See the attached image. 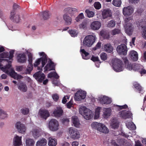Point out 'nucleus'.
<instances>
[{
  "label": "nucleus",
  "instance_id": "13d9d810",
  "mask_svg": "<svg viewBox=\"0 0 146 146\" xmlns=\"http://www.w3.org/2000/svg\"><path fill=\"white\" fill-rule=\"evenodd\" d=\"M33 65L32 63H29L27 66V70L30 73L33 70Z\"/></svg>",
  "mask_w": 146,
  "mask_h": 146
},
{
  "label": "nucleus",
  "instance_id": "de8ad7c7",
  "mask_svg": "<svg viewBox=\"0 0 146 146\" xmlns=\"http://www.w3.org/2000/svg\"><path fill=\"white\" fill-rule=\"evenodd\" d=\"M7 117V113L2 110H0V118L1 119H4Z\"/></svg>",
  "mask_w": 146,
  "mask_h": 146
},
{
  "label": "nucleus",
  "instance_id": "69168bd1",
  "mask_svg": "<svg viewBox=\"0 0 146 146\" xmlns=\"http://www.w3.org/2000/svg\"><path fill=\"white\" fill-rule=\"evenodd\" d=\"M91 60L94 62L96 61L99 62L100 61V60L98 57L94 56L93 55L92 56V57L91 58Z\"/></svg>",
  "mask_w": 146,
  "mask_h": 146
},
{
  "label": "nucleus",
  "instance_id": "aec40b11",
  "mask_svg": "<svg viewBox=\"0 0 146 146\" xmlns=\"http://www.w3.org/2000/svg\"><path fill=\"white\" fill-rule=\"evenodd\" d=\"M17 59L18 62L23 63L26 62L27 57L25 53H20L17 55Z\"/></svg>",
  "mask_w": 146,
  "mask_h": 146
},
{
  "label": "nucleus",
  "instance_id": "473e14b6",
  "mask_svg": "<svg viewBox=\"0 0 146 146\" xmlns=\"http://www.w3.org/2000/svg\"><path fill=\"white\" fill-rule=\"evenodd\" d=\"M48 145L50 146H55L57 143V139L50 137L48 138Z\"/></svg>",
  "mask_w": 146,
  "mask_h": 146
},
{
  "label": "nucleus",
  "instance_id": "4be33fe9",
  "mask_svg": "<svg viewBox=\"0 0 146 146\" xmlns=\"http://www.w3.org/2000/svg\"><path fill=\"white\" fill-rule=\"evenodd\" d=\"M129 57L133 61H136L138 59V54L135 50H131L129 52Z\"/></svg>",
  "mask_w": 146,
  "mask_h": 146
},
{
  "label": "nucleus",
  "instance_id": "f8f14e48",
  "mask_svg": "<svg viewBox=\"0 0 146 146\" xmlns=\"http://www.w3.org/2000/svg\"><path fill=\"white\" fill-rule=\"evenodd\" d=\"M48 63L44 68V71L55 70L56 64H54L50 58H48Z\"/></svg>",
  "mask_w": 146,
  "mask_h": 146
},
{
  "label": "nucleus",
  "instance_id": "49530a36",
  "mask_svg": "<svg viewBox=\"0 0 146 146\" xmlns=\"http://www.w3.org/2000/svg\"><path fill=\"white\" fill-rule=\"evenodd\" d=\"M43 18L44 20H47L49 18L50 15L48 11H44L42 14Z\"/></svg>",
  "mask_w": 146,
  "mask_h": 146
},
{
  "label": "nucleus",
  "instance_id": "f704fd0d",
  "mask_svg": "<svg viewBox=\"0 0 146 146\" xmlns=\"http://www.w3.org/2000/svg\"><path fill=\"white\" fill-rule=\"evenodd\" d=\"M72 120L74 126L76 127H79L80 123L78 117L76 116H73L72 117Z\"/></svg>",
  "mask_w": 146,
  "mask_h": 146
},
{
  "label": "nucleus",
  "instance_id": "ddd939ff",
  "mask_svg": "<svg viewBox=\"0 0 146 146\" xmlns=\"http://www.w3.org/2000/svg\"><path fill=\"white\" fill-rule=\"evenodd\" d=\"M86 94L85 92L82 90L78 91L75 94L74 99L77 101H80L84 99L86 97Z\"/></svg>",
  "mask_w": 146,
  "mask_h": 146
},
{
  "label": "nucleus",
  "instance_id": "a878e982",
  "mask_svg": "<svg viewBox=\"0 0 146 146\" xmlns=\"http://www.w3.org/2000/svg\"><path fill=\"white\" fill-rule=\"evenodd\" d=\"M22 137L17 135L13 139V145L15 146H19L22 144Z\"/></svg>",
  "mask_w": 146,
  "mask_h": 146
},
{
  "label": "nucleus",
  "instance_id": "412c9836",
  "mask_svg": "<svg viewBox=\"0 0 146 146\" xmlns=\"http://www.w3.org/2000/svg\"><path fill=\"white\" fill-rule=\"evenodd\" d=\"M38 114L41 118L45 119H46L50 116L48 111L45 110H40L38 112Z\"/></svg>",
  "mask_w": 146,
  "mask_h": 146
},
{
  "label": "nucleus",
  "instance_id": "423d86ee",
  "mask_svg": "<svg viewBox=\"0 0 146 146\" xmlns=\"http://www.w3.org/2000/svg\"><path fill=\"white\" fill-rule=\"evenodd\" d=\"M130 20L131 19L130 17H126L124 20L125 22L126 23L125 27V32L129 36L132 35L134 29L131 23H128Z\"/></svg>",
  "mask_w": 146,
  "mask_h": 146
},
{
  "label": "nucleus",
  "instance_id": "c03bdc74",
  "mask_svg": "<svg viewBox=\"0 0 146 146\" xmlns=\"http://www.w3.org/2000/svg\"><path fill=\"white\" fill-rule=\"evenodd\" d=\"M112 4L115 6L120 7L121 5V0H113Z\"/></svg>",
  "mask_w": 146,
  "mask_h": 146
},
{
  "label": "nucleus",
  "instance_id": "4d7b16f0",
  "mask_svg": "<svg viewBox=\"0 0 146 146\" xmlns=\"http://www.w3.org/2000/svg\"><path fill=\"white\" fill-rule=\"evenodd\" d=\"M21 110V113L24 115L28 114L29 112V109L27 108L22 109Z\"/></svg>",
  "mask_w": 146,
  "mask_h": 146
},
{
  "label": "nucleus",
  "instance_id": "6e6552de",
  "mask_svg": "<svg viewBox=\"0 0 146 146\" xmlns=\"http://www.w3.org/2000/svg\"><path fill=\"white\" fill-rule=\"evenodd\" d=\"M59 124L58 121L55 119H52L49 122L48 127L51 131H57L59 128Z\"/></svg>",
  "mask_w": 146,
  "mask_h": 146
},
{
  "label": "nucleus",
  "instance_id": "58836bf2",
  "mask_svg": "<svg viewBox=\"0 0 146 146\" xmlns=\"http://www.w3.org/2000/svg\"><path fill=\"white\" fill-rule=\"evenodd\" d=\"M133 85L135 88L139 91V93L141 92L143 90V88L137 82H134Z\"/></svg>",
  "mask_w": 146,
  "mask_h": 146
},
{
  "label": "nucleus",
  "instance_id": "052dcab7",
  "mask_svg": "<svg viewBox=\"0 0 146 146\" xmlns=\"http://www.w3.org/2000/svg\"><path fill=\"white\" fill-rule=\"evenodd\" d=\"M120 31L118 29H115L112 31L111 34L113 35H115L120 33Z\"/></svg>",
  "mask_w": 146,
  "mask_h": 146
},
{
  "label": "nucleus",
  "instance_id": "7c9ffc66",
  "mask_svg": "<svg viewBox=\"0 0 146 146\" xmlns=\"http://www.w3.org/2000/svg\"><path fill=\"white\" fill-rule=\"evenodd\" d=\"M64 11L66 13L72 15L74 13L77 12L78 10L77 9L75 8L67 7L65 9Z\"/></svg>",
  "mask_w": 146,
  "mask_h": 146
},
{
  "label": "nucleus",
  "instance_id": "2eb2a0df",
  "mask_svg": "<svg viewBox=\"0 0 146 146\" xmlns=\"http://www.w3.org/2000/svg\"><path fill=\"white\" fill-rule=\"evenodd\" d=\"M134 9L133 7L131 6H128L127 7H124L123 10V13L125 16H128L131 15L133 12Z\"/></svg>",
  "mask_w": 146,
  "mask_h": 146
},
{
  "label": "nucleus",
  "instance_id": "09e8293b",
  "mask_svg": "<svg viewBox=\"0 0 146 146\" xmlns=\"http://www.w3.org/2000/svg\"><path fill=\"white\" fill-rule=\"evenodd\" d=\"M88 23L86 21H84L80 25V28L85 29L87 28Z\"/></svg>",
  "mask_w": 146,
  "mask_h": 146
},
{
  "label": "nucleus",
  "instance_id": "f3484780",
  "mask_svg": "<svg viewBox=\"0 0 146 146\" xmlns=\"http://www.w3.org/2000/svg\"><path fill=\"white\" fill-rule=\"evenodd\" d=\"M63 111L62 108L59 106H57L53 112L54 116L57 117H60L63 115Z\"/></svg>",
  "mask_w": 146,
  "mask_h": 146
},
{
  "label": "nucleus",
  "instance_id": "6e6d98bb",
  "mask_svg": "<svg viewBox=\"0 0 146 146\" xmlns=\"http://www.w3.org/2000/svg\"><path fill=\"white\" fill-rule=\"evenodd\" d=\"M84 18V15L83 13H81L79 14L78 16L76 18V20L77 21H79L80 19H83Z\"/></svg>",
  "mask_w": 146,
  "mask_h": 146
},
{
  "label": "nucleus",
  "instance_id": "c756f323",
  "mask_svg": "<svg viewBox=\"0 0 146 146\" xmlns=\"http://www.w3.org/2000/svg\"><path fill=\"white\" fill-rule=\"evenodd\" d=\"M18 88L20 91L23 92H26L27 90V87L26 84L24 82H21L18 84Z\"/></svg>",
  "mask_w": 146,
  "mask_h": 146
},
{
  "label": "nucleus",
  "instance_id": "79ce46f5",
  "mask_svg": "<svg viewBox=\"0 0 146 146\" xmlns=\"http://www.w3.org/2000/svg\"><path fill=\"white\" fill-rule=\"evenodd\" d=\"M85 12L87 16L89 18L92 17L94 15V13L93 11H90L89 9H86L85 11Z\"/></svg>",
  "mask_w": 146,
  "mask_h": 146
},
{
  "label": "nucleus",
  "instance_id": "20e7f679",
  "mask_svg": "<svg viewBox=\"0 0 146 146\" xmlns=\"http://www.w3.org/2000/svg\"><path fill=\"white\" fill-rule=\"evenodd\" d=\"M93 128L96 129L97 131L104 133H108L109 130L103 124L96 122H93L91 125Z\"/></svg>",
  "mask_w": 146,
  "mask_h": 146
},
{
  "label": "nucleus",
  "instance_id": "39448f33",
  "mask_svg": "<svg viewBox=\"0 0 146 146\" xmlns=\"http://www.w3.org/2000/svg\"><path fill=\"white\" fill-rule=\"evenodd\" d=\"M96 40V37L92 35L87 36L84 38L83 45L85 46L91 47L93 44Z\"/></svg>",
  "mask_w": 146,
  "mask_h": 146
},
{
  "label": "nucleus",
  "instance_id": "0e129e2a",
  "mask_svg": "<svg viewBox=\"0 0 146 146\" xmlns=\"http://www.w3.org/2000/svg\"><path fill=\"white\" fill-rule=\"evenodd\" d=\"M40 58H38L35 62V63L34 64V67H37L40 64Z\"/></svg>",
  "mask_w": 146,
  "mask_h": 146
},
{
  "label": "nucleus",
  "instance_id": "5701e85b",
  "mask_svg": "<svg viewBox=\"0 0 146 146\" xmlns=\"http://www.w3.org/2000/svg\"><path fill=\"white\" fill-rule=\"evenodd\" d=\"M119 113L120 117L125 119L131 117L132 115L131 112L129 111H122L120 112Z\"/></svg>",
  "mask_w": 146,
  "mask_h": 146
},
{
  "label": "nucleus",
  "instance_id": "a19ab883",
  "mask_svg": "<svg viewBox=\"0 0 146 146\" xmlns=\"http://www.w3.org/2000/svg\"><path fill=\"white\" fill-rule=\"evenodd\" d=\"M142 67V65L138 64H133V70L135 71L140 72V70Z\"/></svg>",
  "mask_w": 146,
  "mask_h": 146
},
{
  "label": "nucleus",
  "instance_id": "f257e3e1",
  "mask_svg": "<svg viewBox=\"0 0 146 146\" xmlns=\"http://www.w3.org/2000/svg\"><path fill=\"white\" fill-rule=\"evenodd\" d=\"M11 61L8 59L0 58V69L15 79L18 80L23 78L21 75L17 74L11 68Z\"/></svg>",
  "mask_w": 146,
  "mask_h": 146
},
{
  "label": "nucleus",
  "instance_id": "338daca9",
  "mask_svg": "<svg viewBox=\"0 0 146 146\" xmlns=\"http://www.w3.org/2000/svg\"><path fill=\"white\" fill-rule=\"evenodd\" d=\"M52 98L56 102L59 99V96L57 94H54L52 96Z\"/></svg>",
  "mask_w": 146,
  "mask_h": 146
},
{
  "label": "nucleus",
  "instance_id": "e2e57ef3",
  "mask_svg": "<svg viewBox=\"0 0 146 146\" xmlns=\"http://www.w3.org/2000/svg\"><path fill=\"white\" fill-rule=\"evenodd\" d=\"M63 124L65 125L68 124L69 121V119L65 118H63L61 120Z\"/></svg>",
  "mask_w": 146,
  "mask_h": 146
},
{
  "label": "nucleus",
  "instance_id": "680f3d73",
  "mask_svg": "<svg viewBox=\"0 0 146 146\" xmlns=\"http://www.w3.org/2000/svg\"><path fill=\"white\" fill-rule=\"evenodd\" d=\"M29 63H32L33 62V55L31 53H30L28 55Z\"/></svg>",
  "mask_w": 146,
  "mask_h": 146
},
{
  "label": "nucleus",
  "instance_id": "dca6fc26",
  "mask_svg": "<svg viewBox=\"0 0 146 146\" xmlns=\"http://www.w3.org/2000/svg\"><path fill=\"white\" fill-rule=\"evenodd\" d=\"M15 126L20 133H24L25 132L26 127L24 124L21 123L20 122H17L15 124Z\"/></svg>",
  "mask_w": 146,
  "mask_h": 146
},
{
  "label": "nucleus",
  "instance_id": "bf43d9fd",
  "mask_svg": "<svg viewBox=\"0 0 146 146\" xmlns=\"http://www.w3.org/2000/svg\"><path fill=\"white\" fill-rule=\"evenodd\" d=\"M143 31L142 33L143 38L146 40V27H143Z\"/></svg>",
  "mask_w": 146,
  "mask_h": 146
},
{
  "label": "nucleus",
  "instance_id": "cd10ccee",
  "mask_svg": "<svg viewBox=\"0 0 146 146\" xmlns=\"http://www.w3.org/2000/svg\"><path fill=\"white\" fill-rule=\"evenodd\" d=\"M104 49L107 52L110 53L112 52L113 48L110 43H107L104 45Z\"/></svg>",
  "mask_w": 146,
  "mask_h": 146
},
{
  "label": "nucleus",
  "instance_id": "a18cd8bd",
  "mask_svg": "<svg viewBox=\"0 0 146 146\" xmlns=\"http://www.w3.org/2000/svg\"><path fill=\"white\" fill-rule=\"evenodd\" d=\"M100 56L101 59L103 61H105L107 59L108 55L105 52H102L100 54Z\"/></svg>",
  "mask_w": 146,
  "mask_h": 146
},
{
  "label": "nucleus",
  "instance_id": "0eeeda50",
  "mask_svg": "<svg viewBox=\"0 0 146 146\" xmlns=\"http://www.w3.org/2000/svg\"><path fill=\"white\" fill-rule=\"evenodd\" d=\"M68 130L71 138L75 140L78 139L80 138V134L77 129L73 127H70L69 128Z\"/></svg>",
  "mask_w": 146,
  "mask_h": 146
},
{
  "label": "nucleus",
  "instance_id": "bb28decb",
  "mask_svg": "<svg viewBox=\"0 0 146 146\" xmlns=\"http://www.w3.org/2000/svg\"><path fill=\"white\" fill-rule=\"evenodd\" d=\"M125 64V67L129 70H133V64H131V63H129V61L127 58H124L123 59Z\"/></svg>",
  "mask_w": 146,
  "mask_h": 146
},
{
  "label": "nucleus",
  "instance_id": "9d476101",
  "mask_svg": "<svg viewBox=\"0 0 146 146\" xmlns=\"http://www.w3.org/2000/svg\"><path fill=\"white\" fill-rule=\"evenodd\" d=\"M127 50V48L126 45L123 44H122L118 46L117 48V52L120 55H126Z\"/></svg>",
  "mask_w": 146,
  "mask_h": 146
},
{
  "label": "nucleus",
  "instance_id": "37998d69",
  "mask_svg": "<svg viewBox=\"0 0 146 146\" xmlns=\"http://www.w3.org/2000/svg\"><path fill=\"white\" fill-rule=\"evenodd\" d=\"M111 111L110 109L106 108L105 112L104 113V115L105 117L107 118L110 115Z\"/></svg>",
  "mask_w": 146,
  "mask_h": 146
},
{
  "label": "nucleus",
  "instance_id": "1a4fd4ad",
  "mask_svg": "<svg viewBox=\"0 0 146 146\" xmlns=\"http://www.w3.org/2000/svg\"><path fill=\"white\" fill-rule=\"evenodd\" d=\"M39 54L40 56H42L40 58V59L42 65L41 66L38 67V69L42 70V68L47 62L48 57L46 54L44 52H39Z\"/></svg>",
  "mask_w": 146,
  "mask_h": 146
},
{
  "label": "nucleus",
  "instance_id": "603ef678",
  "mask_svg": "<svg viewBox=\"0 0 146 146\" xmlns=\"http://www.w3.org/2000/svg\"><path fill=\"white\" fill-rule=\"evenodd\" d=\"M95 8L96 9H99L101 7V5L99 2H96L94 4Z\"/></svg>",
  "mask_w": 146,
  "mask_h": 146
},
{
  "label": "nucleus",
  "instance_id": "72a5a7b5",
  "mask_svg": "<svg viewBox=\"0 0 146 146\" xmlns=\"http://www.w3.org/2000/svg\"><path fill=\"white\" fill-rule=\"evenodd\" d=\"M63 19L67 25H70L72 23V18L66 14L64 15Z\"/></svg>",
  "mask_w": 146,
  "mask_h": 146
},
{
  "label": "nucleus",
  "instance_id": "e433bc0d",
  "mask_svg": "<svg viewBox=\"0 0 146 146\" xmlns=\"http://www.w3.org/2000/svg\"><path fill=\"white\" fill-rule=\"evenodd\" d=\"M47 143L46 140L44 138L38 141L37 142V145L38 146H44L46 145Z\"/></svg>",
  "mask_w": 146,
  "mask_h": 146
},
{
  "label": "nucleus",
  "instance_id": "2f4dec72",
  "mask_svg": "<svg viewBox=\"0 0 146 146\" xmlns=\"http://www.w3.org/2000/svg\"><path fill=\"white\" fill-rule=\"evenodd\" d=\"M119 123L117 120L113 119L111 121L110 126L113 129H117L119 127Z\"/></svg>",
  "mask_w": 146,
  "mask_h": 146
},
{
  "label": "nucleus",
  "instance_id": "8fccbe9b",
  "mask_svg": "<svg viewBox=\"0 0 146 146\" xmlns=\"http://www.w3.org/2000/svg\"><path fill=\"white\" fill-rule=\"evenodd\" d=\"M69 33L72 36L74 37L76 36L78 34L77 32L75 30H69Z\"/></svg>",
  "mask_w": 146,
  "mask_h": 146
},
{
  "label": "nucleus",
  "instance_id": "774afa93",
  "mask_svg": "<svg viewBox=\"0 0 146 146\" xmlns=\"http://www.w3.org/2000/svg\"><path fill=\"white\" fill-rule=\"evenodd\" d=\"M73 104V102L72 100H70L66 104L67 108H70Z\"/></svg>",
  "mask_w": 146,
  "mask_h": 146
},
{
  "label": "nucleus",
  "instance_id": "9b49d317",
  "mask_svg": "<svg viewBox=\"0 0 146 146\" xmlns=\"http://www.w3.org/2000/svg\"><path fill=\"white\" fill-rule=\"evenodd\" d=\"M33 76L38 82L40 83L42 82L45 78V74L40 71L36 72L34 74Z\"/></svg>",
  "mask_w": 146,
  "mask_h": 146
},
{
  "label": "nucleus",
  "instance_id": "4468645a",
  "mask_svg": "<svg viewBox=\"0 0 146 146\" xmlns=\"http://www.w3.org/2000/svg\"><path fill=\"white\" fill-rule=\"evenodd\" d=\"M15 50H12L9 52V55L8 52H3L0 54V58H8L9 60H12L14 56L13 54L14 53Z\"/></svg>",
  "mask_w": 146,
  "mask_h": 146
},
{
  "label": "nucleus",
  "instance_id": "7ed1b4c3",
  "mask_svg": "<svg viewBox=\"0 0 146 146\" xmlns=\"http://www.w3.org/2000/svg\"><path fill=\"white\" fill-rule=\"evenodd\" d=\"M80 113L87 120L90 119L93 117L92 111L84 106L82 107L79 109Z\"/></svg>",
  "mask_w": 146,
  "mask_h": 146
},
{
  "label": "nucleus",
  "instance_id": "3c124183",
  "mask_svg": "<svg viewBox=\"0 0 146 146\" xmlns=\"http://www.w3.org/2000/svg\"><path fill=\"white\" fill-rule=\"evenodd\" d=\"M118 142L120 145H125L127 143V141L125 140L124 139H121L118 140Z\"/></svg>",
  "mask_w": 146,
  "mask_h": 146
},
{
  "label": "nucleus",
  "instance_id": "ea45409f",
  "mask_svg": "<svg viewBox=\"0 0 146 146\" xmlns=\"http://www.w3.org/2000/svg\"><path fill=\"white\" fill-rule=\"evenodd\" d=\"M100 34L101 36H102L104 39H108L110 38L109 34L104 31H101L100 32Z\"/></svg>",
  "mask_w": 146,
  "mask_h": 146
},
{
  "label": "nucleus",
  "instance_id": "c85d7f7f",
  "mask_svg": "<svg viewBox=\"0 0 146 146\" xmlns=\"http://www.w3.org/2000/svg\"><path fill=\"white\" fill-rule=\"evenodd\" d=\"M82 47H81L80 51L81 52V54L82 58L85 60H88L90 58V57L89 56V53L86 52L84 49H81Z\"/></svg>",
  "mask_w": 146,
  "mask_h": 146
},
{
  "label": "nucleus",
  "instance_id": "5fc2aeb1",
  "mask_svg": "<svg viewBox=\"0 0 146 146\" xmlns=\"http://www.w3.org/2000/svg\"><path fill=\"white\" fill-rule=\"evenodd\" d=\"M32 134L33 137L35 138L39 136V132L36 129H34L32 131Z\"/></svg>",
  "mask_w": 146,
  "mask_h": 146
},
{
  "label": "nucleus",
  "instance_id": "a211bd4d",
  "mask_svg": "<svg viewBox=\"0 0 146 146\" xmlns=\"http://www.w3.org/2000/svg\"><path fill=\"white\" fill-rule=\"evenodd\" d=\"M10 19L11 21L16 23H19L21 19L19 15H15L14 10H12L11 12Z\"/></svg>",
  "mask_w": 146,
  "mask_h": 146
},
{
  "label": "nucleus",
  "instance_id": "f03ea898",
  "mask_svg": "<svg viewBox=\"0 0 146 146\" xmlns=\"http://www.w3.org/2000/svg\"><path fill=\"white\" fill-rule=\"evenodd\" d=\"M112 66L114 70L116 72H120L123 69L122 61L117 58H115L112 60Z\"/></svg>",
  "mask_w": 146,
  "mask_h": 146
},
{
  "label": "nucleus",
  "instance_id": "c9c22d12",
  "mask_svg": "<svg viewBox=\"0 0 146 146\" xmlns=\"http://www.w3.org/2000/svg\"><path fill=\"white\" fill-rule=\"evenodd\" d=\"M25 142L27 146H33L35 143L33 139L30 138L27 139Z\"/></svg>",
  "mask_w": 146,
  "mask_h": 146
},
{
  "label": "nucleus",
  "instance_id": "864d4df0",
  "mask_svg": "<svg viewBox=\"0 0 146 146\" xmlns=\"http://www.w3.org/2000/svg\"><path fill=\"white\" fill-rule=\"evenodd\" d=\"M115 23L114 21L111 20L108 23L107 26L109 27H112L115 26Z\"/></svg>",
  "mask_w": 146,
  "mask_h": 146
},
{
  "label": "nucleus",
  "instance_id": "b1692460",
  "mask_svg": "<svg viewBox=\"0 0 146 146\" xmlns=\"http://www.w3.org/2000/svg\"><path fill=\"white\" fill-rule=\"evenodd\" d=\"M102 11V17L104 19L111 17L112 16L111 11L109 9H104Z\"/></svg>",
  "mask_w": 146,
  "mask_h": 146
},
{
  "label": "nucleus",
  "instance_id": "4c0bfd02",
  "mask_svg": "<svg viewBox=\"0 0 146 146\" xmlns=\"http://www.w3.org/2000/svg\"><path fill=\"white\" fill-rule=\"evenodd\" d=\"M48 77L50 78L54 77L56 79H58L59 76L56 72H51L48 74Z\"/></svg>",
  "mask_w": 146,
  "mask_h": 146
},
{
  "label": "nucleus",
  "instance_id": "6ab92c4d",
  "mask_svg": "<svg viewBox=\"0 0 146 146\" xmlns=\"http://www.w3.org/2000/svg\"><path fill=\"white\" fill-rule=\"evenodd\" d=\"M101 26V23L100 21H95L91 23L90 25V27L93 30H97L99 29Z\"/></svg>",
  "mask_w": 146,
  "mask_h": 146
},
{
  "label": "nucleus",
  "instance_id": "393cba45",
  "mask_svg": "<svg viewBox=\"0 0 146 146\" xmlns=\"http://www.w3.org/2000/svg\"><path fill=\"white\" fill-rule=\"evenodd\" d=\"M100 103L102 104H108L111 102V99L108 97L104 96L101 98L100 100Z\"/></svg>",
  "mask_w": 146,
  "mask_h": 146
}]
</instances>
